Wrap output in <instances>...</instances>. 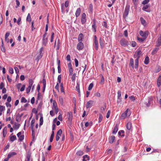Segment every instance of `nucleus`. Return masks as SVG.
Segmentation results:
<instances>
[{
  "label": "nucleus",
  "mask_w": 161,
  "mask_h": 161,
  "mask_svg": "<svg viewBox=\"0 0 161 161\" xmlns=\"http://www.w3.org/2000/svg\"><path fill=\"white\" fill-rule=\"evenodd\" d=\"M130 114V112L129 110V109L128 108L124 113L122 114L120 118L121 119H124L126 117H129Z\"/></svg>",
  "instance_id": "nucleus-1"
},
{
  "label": "nucleus",
  "mask_w": 161,
  "mask_h": 161,
  "mask_svg": "<svg viewBox=\"0 0 161 161\" xmlns=\"http://www.w3.org/2000/svg\"><path fill=\"white\" fill-rule=\"evenodd\" d=\"M139 34L142 37L146 39L149 34V32L148 31H143L141 30L139 31Z\"/></svg>",
  "instance_id": "nucleus-2"
},
{
  "label": "nucleus",
  "mask_w": 161,
  "mask_h": 161,
  "mask_svg": "<svg viewBox=\"0 0 161 161\" xmlns=\"http://www.w3.org/2000/svg\"><path fill=\"white\" fill-rule=\"evenodd\" d=\"M134 57L135 58H136L135 60V68L136 69L138 67V60L140 57L136 53H135L134 54Z\"/></svg>",
  "instance_id": "nucleus-3"
},
{
  "label": "nucleus",
  "mask_w": 161,
  "mask_h": 161,
  "mask_svg": "<svg viewBox=\"0 0 161 161\" xmlns=\"http://www.w3.org/2000/svg\"><path fill=\"white\" fill-rule=\"evenodd\" d=\"M130 6L129 5H126L125 8V11L123 14V16L124 17H126L129 12Z\"/></svg>",
  "instance_id": "nucleus-4"
},
{
  "label": "nucleus",
  "mask_w": 161,
  "mask_h": 161,
  "mask_svg": "<svg viewBox=\"0 0 161 161\" xmlns=\"http://www.w3.org/2000/svg\"><path fill=\"white\" fill-rule=\"evenodd\" d=\"M120 43L121 45L124 47H126L129 44L128 42L125 39H122L121 40Z\"/></svg>",
  "instance_id": "nucleus-5"
},
{
  "label": "nucleus",
  "mask_w": 161,
  "mask_h": 161,
  "mask_svg": "<svg viewBox=\"0 0 161 161\" xmlns=\"http://www.w3.org/2000/svg\"><path fill=\"white\" fill-rule=\"evenodd\" d=\"M84 47V44L82 42H79L77 44V48L78 50H81Z\"/></svg>",
  "instance_id": "nucleus-6"
},
{
  "label": "nucleus",
  "mask_w": 161,
  "mask_h": 161,
  "mask_svg": "<svg viewBox=\"0 0 161 161\" xmlns=\"http://www.w3.org/2000/svg\"><path fill=\"white\" fill-rule=\"evenodd\" d=\"M86 15L85 13H84L82 14L81 22L82 24H83L86 23Z\"/></svg>",
  "instance_id": "nucleus-7"
},
{
  "label": "nucleus",
  "mask_w": 161,
  "mask_h": 161,
  "mask_svg": "<svg viewBox=\"0 0 161 161\" xmlns=\"http://www.w3.org/2000/svg\"><path fill=\"white\" fill-rule=\"evenodd\" d=\"M62 133V131L61 129L59 130L57 132L56 137V139L57 141L59 140L60 138L59 136L61 135Z\"/></svg>",
  "instance_id": "nucleus-8"
},
{
  "label": "nucleus",
  "mask_w": 161,
  "mask_h": 161,
  "mask_svg": "<svg viewBox=\"0 0 161 161\" xmlns=\"http://www.w3.org/2000/svg\"><path fill=\"white\" fill-rule=\"evenodd\" d=\"M93 103V101L92 100H90L87 102L86 104V108H91L92 106Z\"/></svg>",
  "instance_id": "nucleus-9"
},
{
  "label": "nucleus",
  "mask_w": 161,
  "mask_h": 161,
  "mask_svg": "<svg viewBox=\"0 0 161 161\" xmlns=\"http://www.w3.org/2000/svg\"><path fill=\"white\" fill-rule=\"evenodd\" d=\"M46 34L47 33L46 32L43 36L42 43L44 45H46L47 42V38L45 37Z\"/></svg>",
  "instance_id": "nucleus-10"
},
{
  "label": "nucleus",
  "mask_w": 161,
  "mask_h": 161,
  "mask_svg": "<svg viewBox=\"0 0 161 161\" xmlns=\"http://www.w3.org/2000/svg\"><path fill=\"white\" fill-rule=\"evenodd\" d=\"M83 35L82 33H80L79 34L78 37V41L79 42H82L83 39Z\"/></svg>",
  "instance_id": "nucleus-11"
},
{
  "label": "nucleus",
  "mask_w": 161,
  "mask_h": 161,
  "mask_svg": "<svg viewBox=\"0 0 161 161\" xmlns=\"http://www.w3.org/2000/svg\"><path fill=\"white\" fill-rule=\"evenodd\" d=\"M96 23L95 20L94 19H93V23L92 25V30L94 32H96Z\"/></svg>",
  "instance_id": "nucleus-12"
},
{
  "label": "nucleus",
  "mask_w": 161,
  "mask_h": 161,
  "mask_svg": "<svg viewBox=\"0 0 161 161\" xmlns=\"http://www.w3.org/2000/svg\"><path fill=\"white\" fill-rule=\"evenodd\" d=\"M115 137L114 136H112L109 138V142L110 143H112L115 140Z\"/></svg>",
  "instance_id": "nucleus-13"
},
{
  "label": "nucleus",
  "mask_w": 161,
  "mask_h": 161,
  "mask_svg": "<svg viewBox=\"0 0 161 161\" xmlns=\"http://www.w3.org/2000/svg\"><path fill=\"white\" fill-rule=\"evenodd\" d=\"M161 84V75H160L157 80V85L159 87Z\"/></svg>",
  "instance_id": "nucleus-14"
},
{
  "label": "nucleus",
  "mask_w": 161,
  "mask_h": 161,
  "mask_svg": "<svg viewBox=\"0 0 161 161\" xmlns=\"http://www.w3.org/2000/svg\"><path fill=\"white\" fill-rule=\"evenodd\" d=\"M80 12L81 9L80 8H79L77 9L75 13V15L77 17L80 15Z\"/></svg>",
  "instance_id": "nucleus-15"
},
{
  "label": "nucleus",
  "mask_w": 161,
  "mask_h": 161,
  "mask_svg": "<svg viewBox=\"0 0 161 161\" xmlns=\"http://www.w3.org/2000/svg\"><path fill=\"white\" fill-rule=\"evenodd\" d=\"M132 127V124L130 122H128L126 125V128L128 130H130Z\"/></svg>",
  "instance_id": "nucleus-16"
},
{
  "label": "nucleus",
  "mask_w": 161,
  "mask_h": 161,
  "mask_svg": "<svg viewBox=\"0 0 161 161\" xmlns=\"http://www.w3.org/2000/svg\"><path fill=\"white\" fill-rule=\"evenodd\" d=\"M7 133V128L5 127L3 130V136L4 137Z\"/></svg>",
  "instance_id": "nucleus-17"
},
{
  "label": "nucleus",
  "mask_w": 161,
  "mask_h": 161,
  "mask_svg": "<svg viewBox=\"0 0 161 161\" xmlns=\"http://www.w3.org/2000/svg\"><path fill=\"white\" fill-rule=\"evenodd\" d=\"M42 83L43 84V92H44L45 90V89L46 86V81L45 79H43L42 80Z\"/></svg>",
  "instance_id": "nucleus-18"
},
{
  "label": "nucleus",
  "mask_w": 161,
  "mask_h": 161,
  "mask_svg": "<svg viewBox=\"0 0 161 161\" xmlns=\"http://www.w3.org/2000/svg\"><path fill=\"white\" fill-rule=\"evenodd\" d=\"M157 45L158 46H160L161 45V35H160L158 39Z\"/></svg>",
  "instance_id": "nucleus-19"
},
{
  "label": "nucleus",
  "mask_w": 161,
  "mask_h": 161,
  "mask_svg": "<svg viewBox=\"0 0 161 161\" xmlns=\"http://www.w3.org/2000/svg\"><path fill=\"white\" fill-rule=\"evenodd\" d=\"M118 127L117 126V125H116L114 127L113 130V134H115L117 132L118 130Z\"/></svg>",
  "instance_id": "nucleus-20"
},
{
  "label": "nucleus",
  "mask_w": 161,
  "mask_h": 161,
  "mask_svg": "<svg viewBox=\"0 0 161 161\" xmlns=\"http://www.w3.org/2000/svg\"><path fill=\"white\" fill-rule=\"evenodd\" d=\"M17 154L16 153L14 152H12L10 153H9L8 155V158H10L12 156L16 155Z\"/></svg>",
  "instance_id": "nucleus-21"
},
{
  "label": "nucleus",
  "mask_w": 161,
  "mask_h": 161,
  "mask_svg": "<svg viewBox=\"0 0 161 161\" xmlns=\"http://www.w3.org/2000/svg\"><path fill=\"white\" fill-rule=\"evenodd\" d=\"M130 65L133 68H135L134 64V60L132 58H131L130 60Z\"/></svg>",
  "instance_id": "nucleus-22"
},
{
  "label": "nucleus",
  "mask_w": 161,
  "mask_h": 161,
  "mask_svg": "<svg viewBox=\"0 0 161 161\" xmlns=\"http://www.w3.org/2000/svg\"><path fill=\"white\" fill-rule=\"evenodd\" d=\"M89 156L87 155H85L83 156V159H82L83 161H87L89 160Z\"/></svg>",
  "instance_id": "nucleus-23"
},
{
  "label": "nucleus",
  "mask_w": 161,
  "mask_h": 161,
  "mask_svg": "<svg viewBox=\"0 0 161 161\" xmlns=\"http://www.w3.org/2000/svg\"><path fill=\"white\" fill-rule=\"evenodd\" d=\"M10 139L12 142H13L14 140H16V137L15 135L10 136Z\"/></svg>",
  "instance_id": "nucleus-24"
},
{
  "label": "nucleus",
  "mask_w": 161,
  "mask_h": 161,
  "mask_svg": "<svg viewBox=\"0 0 161 161\" xmlns=\"http://www.w3.org/2000/svg\"><path fill=\"white\" fill-rule=\"evenodd\" d=\"M140 20L142 25L144 26L146 25V22L145 20L142 17L140 18Z\"/></svg>",
  "instance_id": "nucleus-25"
},
{
  "label": "nucleus",
  "mask_w": 161,
  "mask_h": 161,
  "mask_svg": "<svg viewBox=\"0 0 161 161\" xmlns=\"http://www.w3.org/2000/svg\"><path fill=\"white\" fill-rule=\"evenodd\" d=\"M94 47L97 50L98 49V43L97 40H94Z\"/></svg>",
  "instance_id": "nucleus-26"
},
{
  "label": "nucleus",
  "mask_w": 161,
  "mask_h": 161,
  "mask_svg": "<svg viewBox=\"0 0 161 161\" xmlns=\"http://www.w3.org/2000/svg\"><path fill=\"white\" fill-rule=\"evenodd\" d=\"M54 131H52V133L51 135L50 138V142H52L53 141V139L54 136Z\"/></svg>",
  "instance_id": "nucleus-27"
},
{
  "label": "nucleus",
  "mask_w": 161,
  "mask_h": 161,
  "mask_svg": "<svg viewBox=\"0 0 161 161\" xmlns=\"http://www.w3.org/2000/svg\"><path fill=\"white\" fill-rule=\"evenodd\" d=\"M60 87H61V91L62 92H63L64 94H65L64 88V84L63 83H61L60 85Z\"/></svg>",
  "instance_id": "nucleus-28"
},
{
  "label": "nucleus",
  "mask_w": 161,
  "mask_h": 161,
  "mask_svg": "<svg viewBox=\"0 0 161 161\" xmlns=\"http://www.w3.org/2000/svg\"><path fill=\"white\" fill-rule=\"evenodd\" d=\"M149 62V58L148 57H146L145 59V61H144V63L145 64H148Z\"/></svg>",
  "instance_id": "nucleus-29"
},
{
  "label": "nucleus",
  "mask_w": 161,
  "mask_h": 161,
  "mask_svg": "<svg viewBox=\"0 0 161 161\" xmlns=\"http://www.w3.org/2000/svg\"><path fill=\"white\" fill-rule=\"evenodd\" d=\"M26 20L28 22H31V20L30 14L29 13L26 18Z\"/></svg>",
  "instance_id": "nucleus-30"
},
{
  "label": "nucleus",
  "mask_w": 161,
  "mask_h": 161,
  "mask_svg": "<svg viewBox=\"0 0 161 161\" xmlns=\"http://www.w3.org/2000/svg\"><path fill=\"white\" fill-rule=\"evenodd\" d=\"M99 41H100V45L101 47V48H103V43H104L103 42L101 38H100Z\"/></svg>",
  "instance_id": "nucleus-31"
},
{
  "label": "nucleus",
  "mask_w": 161,
  "mask_h": 161,
  "mask_svg": "<svg viewBox=\"0 0 161 161\" xmlns=\"http://www.w3.org/2000/svg\"><path fill=\"white\" fill-rule=\"evenodd\" d=\"M59 101L60 104L63 105V99L62 97H59Z\"/></svg>",
  "instance_id": "nucleus-32"
},
{
  "label": "nucleus",
  "mask_w": 161,
  "mask_h": 161,
  "mask_svg": "<svg viewBox=\"0 0 161 161\" xmlns=\"http://www.w3.org/2000/svg\"><path fill=\"white\" fill-rule=\"evenodd\" d=\"M137 39L139 42H142L144 41V40L146 39L145 38H144L143 37L142 38H140L139 37H137Z\"/></svg>",
  "instance_id": "nucleus-33"
},
{
  "label": "nucleus",
  "mask_w": 161,
  "mask_h": 161,
  "mask_svg": "<svg viewBox=\"0 0 161 161\" xmlns=\"http://www.w3.org/2000/svg\"><path fill=\"white\" fill-rule=\"evenodd\" d=\"M76 154L79 156H81L83 155V151L80 150L77 152Z\"/></svg>",
  "instance_id": "nucleus-34"
},
{
  "label": "nucleus",
  "mask_w": 161,
  "mask_h": 161,
  "mask_svg": "<svg viewBox=\"0 0 161 161\" xmlns=\"http://www.w3.org/2000/svg\"><path fill=\"white\" fill-rule=\"evenodd\" d=\"M33 83V80L31 79H30L29 81V85L28 86L31 87L32 86Z\"/></svg>",
  "instance_id": "nucleus-35"
},
{
  "label": "nucleus",
  "mask_w": 161,
  "mask_h": 161,
  "mask_svg": "<svg viewBox=\"0 0 161 161\" xmlns=\"http://www.w3.org/2000/svg\"><path fill=\"white\" fill-rule=\"evenodd\" d=\"M76 90L79 93H80V84L79 83H77V86L76 87Z\"/></svg>",
  "instance_id": "nucleus-36"
},
{
  "label": "nucleus",
  "mask_w": 161,
  "mask_h": 161,
  "mask_svg": "<svg viewBox=\"0 0 161 161\" xmlns=\"http://www.w3.org/2000/svg\"><path fill=\"white\" fill-rule=\"evenodd\" d=\"M118 135L119 136H124V131L123 130H120L118 132Z\"/></svg>",
  "instance_id": "nucleus-37"
},
{
  "label": "nucleus",
  "mask_w": 161,
  "mask_h": 161,
  "mask_svg": "<svg viewBox=\"0 0 161 161\" xmlns=\"http://www.w3.org/2000/svg\"><path fill=\"white\" fill-rule=\"evenodd\" d=\"M21 102L22 103H26L27 102V100L24 97H21Z\"/></svg>",
  "instance_id": "nucleus-38"
},
{
  "label": "nucleus",
  "mask_w": 161,
  "mask_h": 161,
  "mask_svg": "<svg viewBox=\"0 0 161 161\" xmlns=\"http://www.w3.org/2000/svg\"><path fill=\"white\" fill-rule=\"evenodd\" d=\"M159 48L158 47H156L154 49L152 52V54H155L158 50Z\"/></svg>",
  "instance_id": "nucleus-39"
},
{
  "label": "nucleus",
  "mask_w": 161,
  "mask_h": 161,
  "mask_svg": "<svg viewBox=\"0 0 161 161\" xmlns=\"http://www.w3.org/2000/svg\"><path fill=\"white\" fill-rule=\"evenodd\" d=\"M35 122V119H33L31 120V128H33L34 124Z\"/></svg>",
  "instance_id": "nucleus-40"
},
{
  "label": "nucleus",
  "mask_w": 161,
  "mask_h": 161,
  "mask_svg": "<svg viewBox=\"0 0 161 161\" xmlns=\"http://www.w3.org/2000/svg\"><path fill=\"white\" fill-rule=\"evenodd\" d=\"M73 69L72 68L69 69V75H71L73 74Z\"/></svg>",
  "instance_id": "nucleus-41"
},
{
  "label": "nucleus",
  "mask_w": 161,
  "mask_h": 161,
  "mask_svg": "<svg viewBox=\"0 0 161 161\" xmlns=\"http://www.w3.org/2000/svg\"><path fill=\"white\" fill-rule=\"evenodd\" d=\"M72 77H71V80L72 81H74L75 80V79L76 74L74 73L72 75Z\"/></svg>",
  "instance_id": "nucleus-42"
},
{
  "label": "nucleus",
  "mask_w": 161,
  "mask_h": 161,
  "mask_svg": "<svg viewBox=\"0 0 161 161\" xmlns=\"http://www.w3.org/2000/svg\"><path fill=\"white\" fill-rule=\"evenodd\" d=\"M57 105L55 101H53V108H54L56 107H57Z\"/></svg>",
  "instance_id": "nucleus-43"
},
{
  "label": "nucleus",
  "mask_w": 161,
  "mask_h": 161,
  "mask_svg": "<svg viewBox=\"0 0 161 161\" xmlns=\"http://www.w3.org/2000/svg\"><path fill=\"white\" fill-rule=\"evenodd\" d=\"M89 9L90 12L92 13L93 10V5L92 3L90 4L89 5Z\"/></svg>",
  "instance_id": "nucleus-44"
},
{
  "label": "nucleus",
  "mask_w": 161,
  "mask_h": 161,
  "mask_svg": "<svg viewBox=\"0 0 161 161\" xmlns=\"http://www.w3.org/2000/svg\"><path fill=\"white\" fill-rule=\"evenodd\" d=\"M31 130H32V138L33 139H34V137H35V131H34V129L33 128H31Z\"/></svg>",
  "instance_id": "nucleus-45"
},
{
  "label": "nucleus",
  "mask_w": 161,
  "mask_h": 161,
  "mask_svg": "<svg viewBox=\"0 0 161 161\" xmlns=\"http://www.w3.org/2000/svg\"><path fill=\"white\" fill-rule=\"evenodd\" d=\"M19 124H15V125L13 127L15 129H18L19 128Z\"/></svg>",
  "instance_id": "nucleus-46"
},
{
  "label": "nucleus",
  "mask_w": 161,
  "mask_h": 161,
  "mask_svg": "<svg viewBox=\"0 0 161 161\" xmlns=\"http://www.w3.org/2000/svg\"><path fill=\"white\" fill-rule=\"evenodd\" d=\"M103 118V117L102 115L101 114H99V116L98 119V122L100 123V122L102 120Z\"/></svg>",
  "instance_id": "nucleus-47"
},
{
  "label": "nucleus",
  "mask_w": 161,
  "mask_h": 161,
  "mask_svg": "<svg viewBox=\"0 0 161 161\" xmlns=\"http://www.w3.org/2000/svg\"><path fill=\"white\" fill-rule=\"evenodd\" d=\"M122 101V98L121 97H118L117 102L118 104H120Z\"/></svg>",
  "instance_id": "nucleus-48"
},
{
  "label": "nucleus",
  "mask_w": 161,
  "mask_h": 161,
  "mask_svg": "<svg viewBox=\"0 0 161 161\" xmlns=\"http://www.w3.org/2000/svg\"><path fill=\"white\" fill-rule=\"evenodd\" d=\"M93 86V83H91L88 87V89L89 90H91Z\"/></svg>",
  "instance_id": "nucleus-49"
},
{
  "label": "nucleus",
  "mask_w": 161,
  "mask_h": 161,
  "mask_svg": "<svg viewBox=\"0 0 161 161\" xmlns=\"http://www.w3.org/2000/svg\"><path fill=\"white\" fill-rule=\"evenodd\" d=\"M101 80L100 82V83L102 84V83H103L104 82V78L103 76L102 75H101Z\"/></svg>",
  "instance_id": "nucleus-50"
},
{
  "label": "nucleus",
  "mask_w": 161,
  "mask_h": 161,
  "mask_svg": "<svg viewBox=\"0 0 161 161\" xmlns=\"http://www.w3.org/2000/svg\"><path fill=\"white\" fill-rule=\"evenodd\" d=\"M66 59L67 61L71 62V60L70 59V56L68 54L67 56Z\"/></svg>",
  "instance_id": "nucleus-51"
},
{
  "label": "nucleus",
  "mask_w": 161,
  "mask_h": 161,
  "mask_svg": "<svg viewBox=\"0 0 161 161\" xmlns=\"http://www.w3.org/2000/svg\"><path fill=\"white\" fill-rule=\"evenodd\" d=\"M5 109V108L3 106H0V112H2L4 111Z\"/></svg>",
  "instance_id": "nucleus-52"
},
{
  "label": "nucleus",
  "mask_w": 161,
  "mask_h": 161,
  "mask_svg": "<svg viewBox=\"0 0 161 161\" xmlns=\"http://www.w3.org/2000/svg\"><path fill=\"white\" fill-rule=\"evenodd\" d=\"M24 135H22L21 136H20L19 137V140L20 141H22L23 139H24Z\"/></svg>",
  "instance_id": "nucleus-53"
},
{
  "label": "nucleus",
  "mask_w": 161,
  "mask_h": 161,
  "mask_svg": "<svg viewBox=\"0 0 161 161\" xmlns=\"http://www.w3.org/2000/svg\"><path fill=\"white\" fill-rule=\"evenodd\" d=\"M149 1V0H144L142 2V4L143 5L146 4H147Z\"/></svg>",
  "instance_id": "nucleus-54"
},
{
  "label": "nucleus",
  "mask_w": 161,
  "mask_h": 161,
  "mask_svg": "<svg viewBox=\"0 0 161 161\" xmlns=\"http://www.w3.org/2000/svg\"><path fill=\"white\" fill-rule=\"evenodd\" d=\"M31 87L28 86V87L26 89V92L27 93H29L30 91Z\"/></svg>",
  "instance_id": "nucleus-55"
},
{
  "label": "nucleus",
  "mask_w": 161,
  "mask_h": 161,
  "mask_svg": "<svg viewBox=\"0 0 161 161\" xmlns=\"http://www.w3.org/2000/svg\"><path fill=\"white\" fill-rule=\"evenodd\" d=\"M75 66L76 67H77L78 65V61L76 58H75Z\"/></svg>",
  "instance_id": "nucleus-56"
},
{
  "label": "nucleus",
  "mask_w": 161,
  "mask_h": 161,
  "mask_svg": "<svg viewBox=\"0 0 161 161\" xmlns=\"http://www.w3.org/2000/svg\"><path fill=\"white\" fill-rule=\"evenodd\" d=\"M59 63H60V61L59 60L58 61V72L59 73H60L61 72V69H60V67L59 65Z\"/></svg>",
  "instance_id": "nucleus-57"
},
{
  "label": "nucleus",
  "mask_w": 161,
  "mask_h": 161,
  "mask_svg": "<svg viewBox=\"0 0 161 161\" xmlns=\"http://www.w3.org/2000/svg\"><path fill=\"white\" fill-rule=\"evenodd\" d=\"M61 75H59L58 77V80L59 82V83H61Z\"/></svg>",
  "instance_id": "nucleus-58"
},
{
  "label": "nucleus",
  "mask_w": 161,
  "mask_h": 161,
  "mask_svg": "<svg viewBox=\"0 0 161 161\" xmlns=\"http://www.w3.org/2000/svg\"><path fill=\"white\" fill-rule=\"evenodd\" d=\"M54 34L53 32L52 34L51 39V42H53V38L54 36Z\"/></svg>",
  "instance_id": "nucleus-59"
},
{
  "label": "nucleus",
  "mask_w": 161,
  "mask_h": 161,
  "mask_svg": "<svg viewBox=\"0 0 161 161\" xmlns=\"http://www.w3.org/2000/svg\"><path fill=\"white\" fill-rule=\"evenodd\" d=\"M149 5H147L144 6H143L142 8V9L143 10H145L146 9L148 8Z\"/></svg>",
  "instance_id": "nucleus-60"
},
{
  "label": "nucleus",
  "mask_w": 161,
  "mask_h": 161,
  "mask_svg": "<svg viewBox=\"0 0 161 161\" xmlns=\"http://www.w3.org/2000/svg\"><path fill=\"white\" fill-rule=\"evenodd\" d=\"M131 45L132 47H134L136 46V43L135 42L132 41L131 42Z\"/></svg>",
  "instance_id": "nucleus-61"
},
{
  "label": "nucleus",
  "mask_w": 161,
  "mask_h": 161,
  "mask_svg": "<svg viewBox=\"0 0 161 161\" xmlns=\"http://www.w3.org/2000/svg\"><path fill=\"white\" fill-rule=\"evenodd\" d=\"M58 119L60 120V121H62V115L61 114H60L58 117Z\"/></svg>",
  "instance_id": "nucleus-62"
},
{
  "label": "nucleus",
  "mask_w": 161,
  "mask_h": 161,
  "mask_svg": "<svg viewBox=\"0 0 161 161\" xmlns=\"http://www.w3.org/2000/svg\"><path fill=\"white\" fill-rule=\"evenodd\" d=\"M129 98L132 101H134L135 100V98L133 96H131L129 97Z\"/></svg>",
  "instance_id": "nucleus-63"
},
{
  "label": "nucleus",
  "mask_w": 161,
  "mask_h": 161,
  "mask_svg": "<svg viewBox=\"0 0 161 161\" xmlns=\"http://www.w3.org/2000/svg\"><path fill=\"white\" fill-rule=\"evenodd\" d=\"M4 86V83L3 82H1L0 85V89H3Z\"/></svg>",
  "instance_id": "nucleus-64"
}]
</instances>
